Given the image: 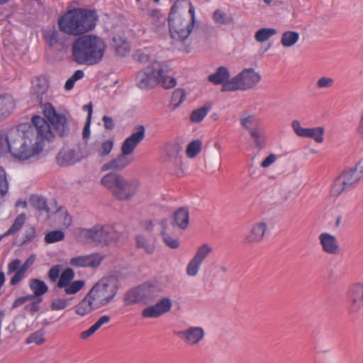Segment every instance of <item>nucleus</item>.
<instances>
[{"instance_id": "nucleus-38", "label": "nucleus", "mask_w": 363, "mask_h": 363, "mask_svg": "<svg viewBox=\"0 0 363 363\" xmlns=\"http://www.w3.org/2000/svg\"><path fill=\"white\" fill-rule=\"evenodd\" d=\"M277 33V30L270 28L259 29L255 34V40L259 43L264 42Z\"/></svg>"}, {"instance_id": "nucleus-3", "label": "nucleus", "mask_w": 363, "mask_h": 363, "mask_svg": "<svg viewBox=\"0 0 363 363\" xmlns=\"http://www.w3.org/2000/svg\"><path fill=\"white\" fill-rule=\"evenodd\" d=\"M106 49V45L99 36L83 35L72 43L71 58L78 65H96L101 61Z\"/></svg>"}, {"instance_id": "nucleus-39", "label": "nucleus", "mask_w": 363, "mask_h": 363, "mask_svg": "<svg viewBox=\"0 0 363 363\" xmlns=\"http://www.w3.org/2000/svg\"><path fill=\"white\" fill-rule=\"evenodd\" d=\"M240 124L248 132H250V129L259 128V121L254 115L241 117Z\"/></svg>"}, {"instance_id": "nucleus-18", "label": "nucleus", "mask_w": 363, "mask_h": 363, "mask_svg": "<svg viewBox=\"0 0 363 363\" xmlns=\"http://www.w3.org/2000/svg\"><path fill=\"white\" fill-rule=\"evenodd\" d=\"M242 86L243 90L254 88L261 80V75L256 72L253 68H246L242 70Z\"/></svg>"}, {"instance_id": "nucleus-26", "label": "nucleus", "mask_w": 363, "mask_h": 363, "mask_svg": "<svg viewBox=\"0 0 363 363\" xmlns=\"http://www.w3.org/2000/svg\"><path fill=\"white\" fill-rule=\"evenodd\" d=\"M173 220L180 229H186L189 223V210L185 207L179 208L173 214Z\"/></svg>"}, {"instance_id": "nucleus-10", "label": "nucleus", "mask_w": 363, "mask_h": 363, "mask_svg": "<svg viewBox=\"0 0 363 363\" xmlns=\"http://www.w3.org/2000/svg\"><path fill=\"white\" fill-rule=\"evenodd\" d=\"M359 181L360 177L356 174L352 167L345 169L335 180L331 192L333 195L337 196L342 192L353 189Z\"/></svg>"}, {"instance_id": "nucleus-25", "label": "nucleus", "mask_w": 363, "mask_h": 363, "mask_svg": "<svg viewBox=\"0 0 363 363\" xmlns=\"http://www.w3.org/2000/svg\"><path fill=\"white\" fill-rule=\"evenodd\" d=\"M150 16L152 18V30L157 33H162L165 30L167 18L161 13L159 9L151 11Z\"/></svg>"}, {"instance_id": "nucleus-51", "label": "nucleus", "mask_w": 363, "mask_h": 363, "mask_svg": "<svg viewBox=\"0 0 363 363\" xmlns=\"http://www.w3.org/2000/svg\"><path fill=\"white\" fill-rule=\"evenodd\" d=\"M9 183L6 174L3 167L0 166V197H4L8 192Z\"/></svg>"}, {"instance_id": "nucleus-15", "label": "nucleus", "mask_w": 363, "mask_h": 363, "mask_svg": "<svg viewBox=\"0 0 363 363\" xmlns=\"http://www.w3.org/2000/svg\"><path fill=\"white\" fill-rule=\"evenodd\" d=\"M102 257L99 254H91L84 256H78L70 259L69 264L74 267H99L102 262Z\"/></svg>"}, {"instance_id": "nucleus-13", "label": "nucleus", "mask_w": 363, "mask_h": 363, "mask_svg": "<svg viewBox=\"0 0 363 363\" xmlns=\"http://www.w3.org/2000/svg\"><path fill=\"white\" fill-rule=\"evenodd\" d=\"M135 130L122 144L121 151L124 155H129L133 153L138 144L145 138V128L143 125H137Z\"/></svg>"}, {"instance_id": "nucleus-46", "label": "nucleus", "mask_w": 363, "mask_h": 363, "mask_svg": "<svg viewBox=\"0 0 363 363\" xmlns=\"http://www.w3.org/2000/svg\"><path fill=\"white\" fill-rule=\"evenodd\" d=\"M212 252V248L208 244L201 245L196 250L194 259H196L200 263L207 257V256Z\"/></svg>"}, {"instance_id": "nucleus-54", "label": "nucleus", "mask_w": 363, "mask_h": 363, "mask_svg": "<svg viewBox=\"0 0 363 363\" xmlns=\"http://www.w3.org/2000/svg\"><path fill=\"white\" fill-rule=\"evenodd\" d=\"M69 299L67 298H57L54 300L50 304L52 311H58L65 308L69 306Z\"/></svg>"}, {"instance_id": "nucleus-31", "label": "nucleus", "mask_w": 363, "mask_h": 363, "mask_svg": "<svg viewBox=\"0 0 363 363\" xmlns=\"http://www.w3.org/2000/svg\"><path fill=\"white\" fill-rule=\"evenodd\" d=\"M30 204L39 211L50 212V208L47 203V200L43 196L32 194L29 198Z\"/></svg>"}, {"instance_id": "nucleus-60", "label": "nucleus", "mask_w": 363, "mask_h": 363, "mask_svg": "<svg viewBox=\"0 0 363 363\" xmlns=\"http://www.w3.org/2000/svg\"><path fill=\"white\" fill-rule=\"evenodd\" d=\"M25 273L18 269L10 280L11 286H16L24 277Z\"/></svg>"}, {"instance_id": "nucleus-64", "label": "nucleus", "mask_w": 363, "mask_h": 363, "mask_svg": "<svg viewBox=\"0 0 363 363\" xmlns=\"http://www.w3.org/2000/svg\"><path fill=\"white\" fill-rule=\"evenodd\" d=\"M356 174L363 179V160L359 161L354 167H352Z\"/></svg>"}, {"instance_id": "nucleus-43", "label": "nucleus", "mask_w": 363, "mask_h": 363, "mask_svg": "<svg viewBox=\"0 0 363 363\" xmlns=\"http://www.w3.org/2000/svg\"><path fill=\"white\" fill-rule=\"evenodd\" d=\"M212 18L215 23L221 25H228L233 22V18L231 16H228L224 11L220 9H216L214 11Z\"/></svg>"}, {"instance_id": "nucleus-9", "label": "nucleus", "mask_w": 363, "mask_h": 363, "mask_svg": "<svg viewBox=\"0 0 363 363\" xmlns=\"http://www.w3.org/2000/svg\"><path fill=\"white\" fill-rule=\"evenodd\" d=\"M79 236L89 242L101 247L108 246L118 240L111 227L100 224H96L91 228L81 229Z\"/></svg>"}, {"instance_id": "nucleus-22", "label": "nucleus", "mask_w": 363, "mask_h": 363, "mask_svg": "<svg viewBox=\"0 0 363 363\" xmlns=\"http://www.w3.org/2000/svg\"><path fill=\"white\" fill-rule=\"evenodd\" d=\"M15 107V101L11 95L0 94V119L1 121L13 113Z\"/></svg>"}, {"instance_id": "nucleus-32", "label": "nucleus", "mask_w": 363, "mask_h": 363, "mask_svg": "<svg viewBox=\"0 0 363 363\" xmlns=\"http://www.w3.org/2000/svg\"><path fill=\"white\" fill-rule=\"evenodd\" d=\"M29 287L36 296H42L48 291L45 281L38 279H31L29 281Z\"/></svg>"}, {"instance_id": "nucleus-23", "label": "nucleus", "mask_w": 363, "mask_h": 363, "mask_svg": "<svg viewBox=\"0 0 363 363\" xmlns=\"http://www.w3.org/2000/svg\"><path fill=\"white\" fill-rule=\"evenodd\" d=\"M48 84L40 77H36L33 82L32 95L35 97V101L43 107V96L47 93Z\"/></svg>"}, {"instance_id": "nucleus-14", "label": "nucleus", "mask_w": 363, "mask_h": 363, "mask_svg": "<svg viewBox=\"0 0 363 363\" xmlns=\"http://www.w3.org/2000/svg\"><path fill=\"white\" fill-rule=\"evenodd\" d=\"M172 306V301L169 298H163L155 305L143 309L142 315L143 318H158L160 315L169 312Z\"/></svg>"}, {"instance_id": "nucleus-53", "label": "nucleus", "mask_w": 363, "mask_h": 363, "mask_svg": "<svg viewBox=\"0 0 363 363\" xmlns=\"http://www.w3.org/2000/svg\"><path fill=\"white\" fill-rule=\"evenodd\" d=\"M201 263L192 258L186 267V274L189 276L194 277L197 274Z\"/></svg>"}, {"instance_id": "nucleus-16", "label": "nucleus", "mask_w": 363, "mask_h": 363, "mask_svg": "<svg viewBox=\"0 0 363 363\" xmlns=\"http://www.w3.org/2000/svg\"><path fill=\"white\" fill-rule=\"evenodd\" d=\"M175 335L189 345L199 343L203 337L204 331L199 327H190L187 330L174 333Z\"/></svg>"}, {"instance_id": "nucleus-58", "label": "nucleus", "mask_w": 363, "mask_h": 363, "mask_svg": "<svg viewBox=\"0 0 363 363\" xmlns=\"http://www.w3.org/2000/svg\"><path fill=\"white\" fill-rule=\"evenodd\" d=\"M133 59L140 63L145 64L149 62L150 56L141 50H138L133 55Z\"/></svg>"}, {"instance_id": "nucleus-36", "label": "nucleus", "mask_w": 363, "mask_h": 363, "mask_svg": "<svg viewBox=\"0 0 363 363\" xmlns=\"http://www.w3.org/2000/svg\"><path fill=\"white\" fill-rule=\"evenodd\" d=\"M74 277V272L71 268L65 269L60 276L58 281L57 283V287L60 289H63L67 286L68 284L71 282V281Z\"/></svg>"}, {"instance_id": "nucleus-21", "label": "nucleus", "mask_w": 363, "mask_h": 363, "mask_svg": "<svg viewBox=\"0 0 363 363\" xmlns=\"http://www.w3.org/2000/svg\"><path fill=\"white\" fill-rule=\"evenodd\" d=\"M128 155H124L121 151V154L117 157L111 160L110 162L104 164L101 167L102 171H107L109 169L121 171L130 164L131 160L128 157Z\"/></svg>"}, {"instance_id": "nucleus-35", "label": "nucleus", "mask_w": 363, "mask_h": 363, "mask_svg": "<svg viewBox=\"0 0 363 363\" xmlns=\"http://www.w3.org/2000/svg\"><path fill=\"white\" fill-rule=\"evenodd\" d=\"M299 39V34L296 31H286L281 35V43L284 47H291Z\"/></svg>"}, {"instance_id": "nucleus-52", "label": "nucleus", "mask_w": 363, "mask_h": 363, "mask_svg": "<svg viewBox=\"0 0 363 363\" xmlns=\"http://www.w3.org/2000/svg\"><path fill=\"white\" fill-rule=\"evenodd\" d=\"M45 342V339L44 337V333L42 330L36 331L33 333H31L26 339V342L29 344L31 342H35L38 345H40Z\"/></svg>"}, {"instance_id": "nucleus-49", "label": "nucleus", "mask_w": 363, "mask_h": 363, "mask_svg": "<svg viewBox=\"0 0 363 363\" xmlns=\"http://www.w3.org/2000/svg\"><path fill=\"white\" fill-rule=\"evenodd\" d=\"M113 140H106L101 143V147L98 149L97 152L101 157H106L110 154L113 147Z\"/></svg>"}, {"instance_id": "nucleus-47", "label": "nucleus", "mask_w": 363, "mask_h": 363, "mask_svg": "<svg viewBox=\"0 0 363 363\" xmlns=\"http://www.w3.org/2000/svg\"><path fill=\"white\" fill-rule=\"evenodd\" d=\"M9 130H0V157L8 154Z\"/></svg>"}, {"instance_id": "nucleus-8", "label": "nucleus", "mask_w": 363, "mask_h": 363, "mask_svg": "<svg viewBox=\"0 0 363 363\" xmlns=\"http://www.w3.org/2000/svg\"><path fill=\"white\" fill-rule=\"evenodd\" d=\"M118 290V286L115 279L102 278L88 293V296L96 303V308L107 306L111 303Z\"/></svg>"}, {"instance_id": "nucleus-57", "label": "nucleus", "mask_w": 363, "mask_h": 363, "mask_svg": "<svg viewBox=\"0 0 363 363\" xmlns=\"http://www.w3.org/2000/svg\"><path fill=\"white\" fill-rule=\"evenodd\" d=\"M60 265L56 264L52 266L48 274V276L51 281L55 282L60 278Z\"/></svg>"}, {"instance_id": "nucleus-41", "label": "nucleus", "mask_w": 363, "mask_h": 363, "mask_svg": "<svg viewBox=\"0 0 363 363\" xmlns=\"http://www.w3.org/2000/svg\"><path fill=\"white\" fill-rule=\"evenodd\" d=\"M161 236L164 243L170 249L176 250L180 246L178 238H173L166 230H161Z\"/></svg>"}, {"instance_id": "nucleus-45", "label": "nucleus", "mask_w": 363, "mask_h": 363, "mask_svg": "<svg viewBox=\"0 0 363 363\" xmlns=\"http://www.w3.org/2000/svg\"><path fill=\"white\" fill-rule=\"evenodd\" d=\"M202 147V143L199 140H196L191 141L186 147V153L188 157L189 158H194L196 155H199V153L201 150Z\"/></svg>"}, {"instance_id": "nucleus-59", "label": "nucleus", "mask_w": 363, "mask_h": 363, "mask_svg": "<svg viewBox=\"0 0 363 363\" xmlns=\"http://www.w3.org/2000/svg\"><path fill=\"white\" fill-rule=\"evenodd\" d=\"M35 259V257L34 255H31L29 256L27 259L25 261V262L21 266V267L18 269L23 273H26V271L28 269V268L34 263Z\"/></svg>"}, {"instance_id": "nucleus-19", "label": "nucleus", "mask_w": 363, "mask_h": 363, "mask_svg": "<svg viewBox=\"0 0 363 363\" xmlns=\"http://www.w3.org/2000/svg\"><path fill=\"white\" fill-rule=\"evenodd\" d=\"M42 36L45 45L50 48H53L57 45H62L64 43L63 37L55 26L52 28L43 30Z\"/></svg>"}, {"instance_id": "nucleus-7", "label": "nucleus", "mask_w": 363, "mask_h": 363, "mask_svg": "<svg viewBox=\"0 0 363 363\" xmlns=\"http://www.w3.org/2000/svg\"><path fill=\"white\" fill-rule=\"evenodd\" d=\"M9 139L8 153L18 160H26L32 156L39 154L43 148V143L37 145L36 141L34 143L36 147L31 148L27 144L26 139L21 135L18 130L15 128L9 129Z\"/></svg>"}, {"instance_id": "nucleus-20", "label": "nucleus", "mask_w": 363, "mask_h": 363, "mask_svg": "<svg viewBox=\"0 0 363 363\" xmlns=\"http://www.w3.org/2000/svg\"><path fill=\"white\" fill-rule=\"evenodd\" d=\"M320 242L322 245L323 250L330 255H337L339 253L340 248L335 236L323 233L319 235Z\"/></svg>"}, {"instance_id": "nucleus-11", "label": "nucleus", "mask_w": 363, "mask_h": 363, "mask_svg": "<svg viewBox=\"0 0 363 363\" xmlns=\"http://www.w3.org/2000/svg\"><path fill=\"white\" fill-rule=\"evenodd\" d=\"M347 311L352 315L363 306V284L357 283L352 285L347 291Z\"/></svg>"}, {"instance_id": "nucleus-37", "label": "nucleus", "mask_w": 363, "mask_h": 363, "mask_svg": "<svg viewBox=\"0 0 363 363\" xmlns=\"http://www.w3.org/2000/svg\"><path fill=\"white\" fill-rule=\"evenodd\" d=\"M26 216L25 213H21L15 218L13 224L9 230L4 233V235H11L19 231L25 223Z\"/></svg>"}, {"instance_id": "nucleus-1", "label": "nucleus", "mask_w": 363, "mask_h": 363, "mask_svg": "<svg viewBox=\"0 0 363 363\" xmlns=\"http://www.w3.org/2000/svg\"><path fill=\"white\" fill-rule=\"evenodd\" d=\"M43 113L46 119L38 115L33 116L31 119L32 124L29 126L30 130H28L25 133L26 137L28 138V134L31 132L36 135L37 145L45 140L50 142L55 137L50 125L60 137L63 138L69 135L70 128L67 117L63 113H58L51 103L44 104Z\"/></svg>"}, {"instance_id": "nucleus-34", "label": "nucleus", "mask_w": 363, "mask_h": 363, "mask_svg": "<svg viewBox=\"0 0 363 363\" xmlns=\"http://www.w3.org/2000/svg\"><path fill=\"white\" fill-rule=\"evenodd\" d=\"M211 108V105H204L202 107L194 110L190 114V120L193 123H200L207 115Z\"/></svg>"}, {"instance_id": "nucleus-2", "label": "nucleus", "mask_w": 363, "mask_h": 363, "mask_svg": "<svg viewBox=\"0 0 363 363\" xmlns=\"http://www.w3.org/2000/svg\"><path fill=\"white\" fill-rule=\"evenodd\" d=\"M98 20L96 9L74 7L59 16L57 26L65 34L79 37L92 30Z\"/></svg>"}, {"instance_id": "nucleus-33", "label": "nucleus", "mask_w": 363, "mask_h": 363, "mask_svg": "<svg viewBox=\"0 0 363 363\" xmlns=\"http://www.w3.org/2000/svg\"><path fill=\"white\" fill-rule=\"evenodd\" d=\"M140 287L141 288V291L144 295L143 297H142L143 304H148L149 303L152 302L154 299L155 286L148 282H145L143 284H140Z\"/></svg>"}, {"instance_id": "nucleus-5", "label": "nucleus", "mask_w": 363, "mask_h": 363, "mask_svg": "<svg viewBox=\"0 0 363 363\" xmlns=\"http://www.w3.org/2000/svg\"><path fill=\"white\" fill-rule=\"evenodd\" d=\"M101 184L107 188L117 200L130 201L140 187L138 179H126L121 174L110 172L101 179Z\"/></svg>"}, {"instance_id": "nucleus-48", "label": "nucleus", "mask_w": 363, "mask_h": 363, "mask_svg": "<svg viewBox=\"0 0 363 363\" xmlns=\"http://www.w3.org/2000/svg\"><path fill=\"white\" fill-rule=\"evenodd\" d=\"M65 238V233L60 230H52L48 233L45 237V241L47 243H54L61 241Z\"/></svg>"}, {"instance_id": "nucleus-44", "label": "nucleus", "mask_w": 363, "mask_h": 363, "mask_svg": "<svg viewBox=\"0 0 363 363\" xmlns=\"http://www.w3.org/2000/svg\"><path fill=\"white\" fill-rule=\"evenodd\" d=\"M135 243L138 248H143L147 254H152L155 247L153 245L150 244L146 238L142 235H138L135 237Z\"/></svg>"}, {"instance_id": "nucleus-4", "label": "nucleus", "mask_w": 363, "mask_h": 363, "mask_svg": "<svg viewBox=\"0 0 363 363\" xmlns=\"http://www.w3.org/2000/svg\"><path fill=\"white\" fill-rule=\"evenodd\" d=\"M169 66L165 62L155 60L145 69L138 72L135 77L136 86L140 89L149 90L160 85L164 89L176 86L177 80L168 77Z\"/></svg>"}, {"instance_id": "nucleus-24", "label": "nucleus", "mask_w": 363, "mask_h": 363, "mask_svg": "<svg viewBox=\"0 0 363 363\" xmlns=\"http://www.w3.org/2000/svg\"><path fill=\"white\" fill-rule=\"evenodd\" d=\"M140 285L128 289L123 296L125 306H132L136 303H143L142 297L143 294Z\"/></svg>"}, {"instance_id": "nucleus-56", "label": "nucleus", "mask_w": 363, "mask_h": 363, "mask_svg": "<svg viewBox=\"0 0 363 363\" xmlns=\"http://www.w3.org/2000/svg\"><path fill=\"white\" fill-rule=\"evenodd\" d=\"M36 237L35 229L34 227L30 226L27 228L25 231L24 239L22 241V245L26 244L28 242H32Z\"/></svg>"}, {"instance_id": "nucleus-17", "label": "nucleus", "mask_w": 363, "mask_h": 363, "mask_svg": "<svg viewBox=\"0 0 363 363\" xmlns=\"http://www.w3.org/2000/svg\"><path fill=\"white\" fill-rule=\"evenodd\" d=\"M267 228V224L264 222L254 224L250 232L245 236L242 241L243 243L249 245L260 242L263 240Z\"/></svg>"}, {"instance_id": "nucleus-55", "label": "nucleus", "mask_w": 363, "mask_h": 363, "mask_svg": "<svg viewBox=\"0 0 363 363\" xmlns=\"http://www.w3.org/2000/svg\"><path fill=\"white\" fill-rule=\"evenodd\" d=\"M334 84V79L331 77H320L316 83V86L320 89H325L331 87Z\"/></svg>"}, {"instance_id": "nucleus-40", "label": "nucleus", "mask_w": 363, "mask_h": 363, "mask_svg": "<svg viewBox=\"0 0 363 363\" xmlns=\"http://www.w3.org/2000/svg\"><path fill=\"white\" fill-rule=\"evenodd\" d=\"M249 133L250 137L253 139L255 146L259 150L264 148L265 145V138L260 128L250 129Z\"/></svg>"}, {"instance_id": "nucleus-61", "label": "nucleus", "mask_w": 363, "mask_h": 363, "mask_svg": "<svg viewBox=\"0 0 363 363\" xmlns=\"http://www.w3.org/2000/svg\"><path fill=\"white\" fill-rule=\"evenodd\" d=\"M104 126L106 130H112L115 127V123L111 117L104 116L102 118Z\"/></svg>"}, {"instance_id": "nucleus-28", "label": "nucleus", "mask_w": 363, "mask_h": 363, "mask_svg": "<svg viewBox=\"0 0 363 363\" xmlns=\"http://www.w3.org/2000/svg\"><path fill=\"white\" fill-rule=\"evenodd\" d=\"M96 307V303L92 300L91 298L88 296V294L86 296L75 306V312L79 315H85L94 309H97Z\"/></svg>"}, {"instance_id": "nucleus-29", "label": "nucleus", "mask_w": 363, "mask_h": 363, "mask_svg": "<svg viewBox=\"0 0 363 363\" xmlns=\"http://www.w3.org/2000/svg\"><path fill=\"white\" fill-rule=\"evenodd\" d=\"M230 74L228 68L223 66L218 67L215 73L208 76V79L213 84H223L230 78Z\"/></svg>"}, {"instance_id": "nucleus-27", "label": "nucleus", "mask_w": 363, "mask_h": 363, "mask_svg": "<svg viewBox=\"0 0 363 363\" xmlns=\"http://www.w3.org/2000/svg\"><path fill=\"white\" fill-rule=\"evenodd\" d=\"M75 156V150L73 149L61 150L56 157V161L60 166L67 167L77 162Z\"/></svg>"}, {"instance_id": "nucleus-30", "label": "nucleus", "mask_w": 363, "mask_h": 363, "mask_svg": "<svg viewBox=\"0 0 363 363\" xmlns=\"http://www.w3.org/2000/svg\"><path fill=\"white\" fill-rule=\"evenodd\" d=\"M242 76V74L240 72L231 79L229 78L225 83L223 84L221 91H234L237 90L243 91L241 80Z\"/></svg>"}, {"instance_id": "nucleus-12", "label": "nucleus", "mask_w": 363, "mask_h": 363, "mask_svg": "<svg viewBox=\"0 0 363 363\" xmlns=\"http://www.w3.org/2000/svg\"><path fill=\"white\" fill-rule=\"evenodd\" d=\"M291 128L299 137L312 138L318 143H321L323 141L325 129L323 127L305 128L301 126L300 122L298 120H294L291 123Z\"/></svg>"}, {"instance_id": "nucleus-63", "label": "nucleus", "mask_w": 363, "mask_h": 363, "mask_svg": "<svg viewBox=\"0 0 363 363\" xmlns=\"http://www.w3.org/2000/svg\"><path fill=\"white\" fill-rule=\"evenodd\" d=\"M97 330V328L94 324L88 330L82 332L79 337L81 339L85 340L91 336Z\"/></svg>"}, {"instance_id": "nucleus-50", "label": "nucleus", "mask_w": 363, "mask_h": 363, "mask_svg": "<svg viewBox=\"0 0 363 363\" xmlns=\"http://www.w3.org/2000/svg\"><path fill=\"white\" fill-rule=\"evenodd\" d=\"M84 281L82 280L74 281L63 287L67 294H74L79 291L84 286Z\"/></svg>"}, {"instance_id": "nucleus-62", "label": "nucleus", "mask_w": 363, "mask_h": 363, "mask_svg": "<svg viewBox=\"0 0 363 363\" xmlns=\"http://www.w3.org/2000/svg\"><path fill=\"white\" fill-rule=\"evenodd\" d=\"M21 260L18 259H13L8 265V273L11 274L14 272H17L21 267Z\"/></svg>"}, {"instance_id": "nucleus-42", "label": "nucleus", "mask_w": 363, "mask_h": 363, "mask_svg": "<svg viewBox=\"0 0 363 363\" xmlns=\"http://www.w3.org/2000/svg\"><path fill=\"white\" fill-rule=\"evenodd\" d=\"M185 98V90L181 88L176 89L173 91L171 99V104L174 106V109L177 108L184 101Z\"/></svg>"}, {"instance_id": "nucleus-6", "label": "nucleus", "mask_w": 363, "mask_h": 363, "mask_svg": "<svg viewBox=\"0 0 363 363\" xmlns=\"http://www.w3.org/2000/svg\"><path fill=\"white\" fill-rule=\"evenodd\" d=\"M184 1L177 0L172 6L168 16L170 36L177 41H184L190 35L194 26L189 21L186 15L184 16L179 11L180 4Z\"/></svg>"}]
</instances>
